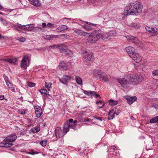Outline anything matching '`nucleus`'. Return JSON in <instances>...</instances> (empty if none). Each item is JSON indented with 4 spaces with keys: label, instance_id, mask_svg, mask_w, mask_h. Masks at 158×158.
Listing matches in <instances>:
<instances>
[{
    "label": "nucleus",
    "instance_id": "1",
    "mask_svg": "<svg viewBox=\"0 0 158 158\" xmlns=\"http://www.w3.org/2000/svg\"><path fill=\"white\" fill-rule=\"evenodd\" d=\"M143 9V5L141 2L133 1L125 8L124 14L125 15H137L142 13Z\"/></svg>",
    "mask_w": 158,
    "mask_h": 158
},
{
    "label": "nucleus",
    "instance_id": "54",
    "mask_svg": "<svg viewBox=\"0 0 158 158\" xmlns=\"http://www.w3.org/2000/svg\"><path fill=\"white\" fill-rule=\"evenodd\" d=\"M99 106H98L99 108H102L104 106V104L103 102H102V104H99Z\"/></svg>",
    "mask_w": 158,
    "mask_h": 158
},
{
    "label": "nucleus",
    "instance_id": "21",
    "mask_svg": "<svg viewBox=\"0 0 158 158\" xmlns=\"http://www.w3.org/2000/svg\"><path fill=\"white\" fill-rule=\"evenodd\" d=\"M135 77L136 85L138 83L141 82L143 80V77L139 75H135Z\"/></svg>",
    "mask_w": 158,
    "mask_h": 158
},
{
    "label": "nucleus",
    "instance_id": "7",
    "mask_svg": "<svg viewBox=\"0 0 158 158\" xmlns=\"http://www.w3.org/2000/svg\"><path fill=\"white\" fill-rule=\"evenodd\" d=\"M55 132L56 137L57 136H59L60 138L61 137L66 134L64 131L61 129V128L59 127H57L56 128Z\"/></svg>",
    "mask_w": 158,
    "mask_h": 158
},
{
    "label": "nucleus",
    "instance_id": "61",
    "mask_svg": "<svg viewBox=\"0 0 158 158\" xmlns=\"http://www.w3.org/2000/svg\"><path fill=\"white\" fill-rule=\"evenodd\" d=\"M42 26L43 27H47V25L45 23H42Z\"/></svg>",
    "mask_w": 158,
    "mask_h": 158
},
{
    "label": "nucleus",
    "instance_id": "45",
    "mask_svg": "<svg viewBox=\"0 0 158 158\" xmlns=\"http://www.w3.org/2000/svg\"><path fill=\"white\" fill-rule=\"evenodd\" d=\"M3 76L5 81L6 82V83H7V82H8L10 81L8 77L6 75H5V74H3Z\"/></svg>",
    "mask_w": 158,
    "mask_h": 158
},
{
    "label": "nucleus",
    "instance_id": "4",
    "mask_svg": "<svg viewBox=\"0 0 158 158\" xmlns=\"http://www.w3.org/2000/svg\"><path fill=\"white\" fill-rule=\"evenodd\" d=\"M71 77L70 76L64 75L61 78H59V80L61 83L65 85L69 89H71L73 88V86H69L68 84L69 81L71 79Z\"/></svg>",
    "mask_w": 158,
    "mask_h": 158
},
{
    "label": "nucleus",
    "instance_id": "50",
    "mask_svg": "<svg viewBox=\"0 0 158 158\" xmlns=\"http://www.w3.org/2000/svg\"><path fill=\"white\" fill-rule=\"evenodd\" d=\"M19 113L22 114H25V111L24 110H19Z\"/></svg>",
    "mask_w": 158,
    "mask_h": 158
},
{
    "label": "nucleus",
    "instance_id": "15",
    "mask_svg": "<svg viewBox=\"0 0 158 158\" xmlns=\"http://www.w3.org/2000/svg\"><path fill=\"white\" fill-rule=\"evenodd\" d=\"M146 30L148 31L151 32L153 35H155L158 34V30L157 29L155 30L154 28L149 26H147L145 27Z\"/></svg>",
    "mask_w": 158,
    "mask_h": 158
},
{
    "label": "nucleus",
    "instance_id": "44",
    "mask_svg": "<svg viewBox=\"0 0 158 158\" xmlns=\"http://www.w3.org/2000/svg\"><path fill=\"white\" fill-rule=\"evenodd\" d=\"M47 141L46 140L41 141L40 142V144L43 146L44 147L47 144Z\"/></svg>",
    "mask_w": 158,
    "mask_h": 158
},
{
    "label": "nucleus",
    "instance_id": "6",
    "mask_svg": "<svg viewBox=\"0 0 158 158\" xmlns=\"http://www.w3.org/2000/svg\"><path fill=\"white\" fill-rule=\"evenodd\" d=\"M29 60L28 55H24L21 61V67L24 68V69H26L27 66L29 64Z\"/></svg>",
    "mask_w": 158,
    "mask_h": 158
},
{
    "label": "nucleus",
    "instance_id": "13",
    "mask_svg": "<svg viewBox=\"0 0 158 158\" xmlns=\"http://www.w3.org/2000/svg\"><path fill=\"white\" fill-rule=\"evenodd\" d=\"M17 138L16 135H11L6 137L4 140L5 141L9 142H13L15 141Z\"/></svg>",
    "mask_w": 158,
    "mask_h": 158
},
{
    "label": "nucleus",
    "instance_id": "51",
    "mask_svg": "<svg viewBox=\"0 0 158 158\" xmlns=\"http://www.w3.org/2000/svg\"><path fill=\"white\" fill-rule=\"evenodd\" d=\"M58 45H54L51 46H50L49 47V48L54 49L55 48H58Z\"/></svg>",
    "mask_w": 158,
    "mask_h": 158
},
{
    "label": "nucleus",
    "instance_id": "30",
    "mask_svg": "<svg viewBox=\"0 0 158 158\" xmlns=\"http://www.w3.org/2000/svg\"><path fill=\"white\" fill-rule=\"evenodd\" d=\"M4 60L8 62L11 64H14L16 62V59L10 58L5 59Z\"/></svg>",
    "mask_w": 158,
    "mask_h": 158
},
{
    "label": "nucleus",
    "instance_id": "40",
    "mask_svg": "<svg viewBox=\"0 0 158 158\" xmlns=\"http://www.w3.org/2000/svg\"><path fill=\"white\" fill-rule=\"evenodd\" d=\"M65 54L66 55L70 56L72 54V52L70 50L66 49L65 50Z\"/></svg>",
    "mask_w": 158,
    "mask_h": 158
},
{
    "label": "nucleus",
    "instance_id": "57",
    "mask_svg": "<svg viewBox=\"0 0 158 158\" xmlns=\"http://www.w3.org/2000/svg\"><path fill=\"white\" fill-rule=\"evenodd\" d=\"M4 142H2L0 143V147H4Z\"/></svg>",
    "mask_w": 158,
    "mask_h": 158
},
{
    "label": "nucleus",
    "instance_id": "38",
    "mask_svg": "<svg viewBox=\"0 0 158 158\" xmlns=\"http://www.w3.org/2000/svg\"><path fill=\"white\" fill-rule=\"evenodd\" d=\"M127 37V38L128 39H129L131 40H134V42H135V43H137L139 41V40L137 38H135L133 36H131V37H129V36H128Z\"/></svg>",
    "mask_w": 158,
    "mask_h": 158
},
{
    "label": "nucleus",
    "instance_id": "36",
    "mask_svg": "<svg viewBox=\"0 0 158 158\" xmlns=\"http://www.w3.org/2000/svg\"><path fill=\"white\" fill-rule=\"evenodd\" d=\"M109 104L112 106H114L117 105L118 102L116 101H114L113 99H111L109 100Z\"/></svg>",
    "mask_w": 158,
    "mask_h": 158
},
{
    "label": "nucleus",
    "instance_id": "62",
    "mask_svg": "<svg viewBox=\"0 0 158 158\" xmlns=\"http://www.w3.org/2000/svg\"><path fill=\"white\" fill-rule=\"evenodd\" d=\"M96 103L97 104H102V101H101V100H100L99 101H97L96 102Z\"/></svg>",
    "mask_w": 158,
    "mask_h": 158
},
{
    "label": "nucleus",
    "instance_id": "37",
    "mask_svg": "<svg viewBox=\"0 0 158 158\" xmlns=\"http://www.w3.org/2000/svg\"><path fill=\"white\" fill-rule=\"evenodd\" d=\"M40 130V128L38 127H34L32 129V131L33 133H37Z\"/></svg>",
    "mask_w": 158,
    "mask_h": 158
},
{
    "label": "nucleus",
    "instance_id": "16",
    "mask_svg": "<svg viewBox=\"0 0 158 158\" xmlns=\"http://www.w3.org/2000/svg\"><path fill=\"white\" fill-rule=\"evenodd\" d=\"M126 50L130 57L131 56V55L135 53V48L131 46H129L126 47Z\"/></svg>",
    "mask_w": 158,
    "mask_h": 158
},
{
    "label": "nucleus",
    "instance_id": "19",
    "mask_svg": "<svg viewBox=\"0 0 158 158\" xmlns=\"http://www.w3.org/2000/svg\"><path fill=\"white\" fill-rule=\"evenodd\" d=\"M102 32L101 36L100 37V39H101L103 40H106L109 37V34L107 33H104L103 31L101 30Z\"/></svg>",
    "mask_w": 158,
    "mask_h": 158
},
{
    "label": "nucleus",
    "instance_id": "18",
    "mask_svg": "<svg viewBox=\"0 0 158 158\" xmlns=\"http://www.w3.org/2000/svg\"><path fill=\"white\" fill-rule=\"evenodd\" d=\"M30 3L36 7L40 6L41 5V3L39 0H28Z\"/></svg>",
    "mask_w": 158,
    "mask_h": 158
},
{
    "label": "nucleus",
    "instance_id": "41",
    "mask_svg": "<svg viewBox=\"0 0 158 158\" xmlns=\"http://www.w3.org/2000/svg\"><path fill=\"white\" fill-rule=\"evenodd\" d=\"M4 147H10L13 145V144L8 142H4Z\"/></svg>",
    "mask_w": 158,
    "mask_h": 158
},
{
    "label": "nucleus",
    "instance_id": "52",
    "mask_svg": "<svg viewBox=\"0 0 158 158\" xmlns=\"http://www.w3.org/2000/svg\"><path fill=\"white\" fill-rule=\"evenodd\" d=\"M111 147H112V148H110L109 150L108 151H109V152H111L112 150L114 151L115 149V148H116L115 146H112Z\"/></svg>",
    "mask_w": 158,
    "mask_h": 158
},
{
    "label": "nucleus",
    "instance_id": "24",
    "mask_svg": "<svg viewBox=\"0 0 158 158\" xmlns=\"http://www.w3.org/2000/svg\"><path fill=\"white\" fill-rule=\"evenodd\" d=\"M59 67L60 69H63L64 70H67V67L65 63L64 62H60L59 65Z\"/></svg>",
    "mask_w": 158,
    "mask_h": 158
},
{
    "label": "nucleus",
    "instance_id": "12",
    "mask_svg": "<svg viewBox=\"0 0 158 158\" xmlns=\"http://www.w3.org/2000/svg\"><path fill=\"white\" fill-rule=\"evenodd\" d=\"M130 57L137 63L139 62L141 60V56L138 53L135 52L133 55H131Z\"/></svg>",
    "mask_w": 158,
    "mask_h": 158
},
{
    "label": "nucleus",
    "instance_id": "58",
    "mask_svg": "<svg viewBox=\"0 0 158 158\" xmlns=\"http://www.w3.org/2000/svg\"><path fill=\"white\" fill-rule=\"evenodd\" d=\"M94 118H95V119H97L98 120L100 121H102V118L100 117H95Z\"/></svg>",
    "mask_w": 158,
    "mask_h": 158
},
{
    "label": "nucleus",
    "instance_id": "39",
    "mask_svg": "<svg viewBox=\"0 0 158 158\" xmlns=\"http://www.w3.org/2000/svg\"><path fill=\"white\" fill-rule=\"evenodd\" d=\"M108 34H109V37H113L116 34L115 32L114 31H110Z\"/></svg>",
    "mask_w": 158,
    "mask_h": 158
},
{
    "label": "nucleus",
    "instance_id": "46",
    "mask_svg": "<svg viewBox=\"0 0 158 158\" xmlns=\"http://www.w3.org/2000/svg\"><path fill=\"white\" fill-rule=\"evenodd\" d=\"M28 85L30 87H34L35 85V84L34 83L32 82H28Z\"/></svg>",
    "mask_w": 158,
    "mask_h": 158
},
{
    "label": "nucleus",
    "instance_id": "49",
    "mask_svg": "<svg viewBox=\"0 0 158 158\" xmlns=\"http://www.w3.org/2000/svg\"><path fill=\"white\" fill-rule=\"evenodd\" d=\"M18 40L21 42H24L25 40V38L24 37H19L18 39Z\"/></svg>",
    "mask_w": 158,
    "mask_h": 158
},
{
    "label": "nucleus",
    "instance_id": "63",
    "mask_svg": "<svg viewBox=\"0 0 158 158\" xmlns=\"http://www.w3.org/2000/svg\"><path fill=\"white\" fill-rule=\"evenodd\" d=\"M153 107L156 109L158 108V106L156 105H153Z\"/></svg>",
    "mask_w": 158,
    "mask_h": 158
},
{
    "label": "nucleus",
    "instance_id": "26",
    "mask_svg": "<svg viewBox=\"0 0 158 158\" xmlns=\"http://www.w3.org/2000/svg\"><path fill=\"white\" fill-rule=\"evenodd\" d=\"M102 80L105 82H107L109 81V78L107 75L104 73L103 74L101 79Z\"/></svg>",
    "mask_w": 158,
    "mask_h": 158
},
{
    "label": "nucleus",
    "instance_id": "2",
    "mask_svg": "<svg viewBox=\"0 0 158 158\" xmlns=\"http://www.w3.org/2000/svg\"><path fill=\"white\" fill-rule=\"evenodd\" d=\"M117 81L123 87H127L129 84L136 85L135 75L132 74H128L123 78L118 79Z\"/></svg>",
    "mask_w": 158,
    "mask_h": 158
},
{
    "label": "nucleus",
    "instance_id": "31",
    "mask_svg": "<svg viewBox=\"0 0 158 158\" xmlns=\"http://www.w3.org/2000/svg\"><path fill=\"white\" fill-rule=\"evenodd\" d=\"M76 81L78 85H82V80L81 78L78 76H77L75 77Z\"/></svg>",
    "mask_w": 158,
    "mask_h": 158
},
{
    "label": "nucleus",
    "instance_id": "20",
    "mask_svg": "<svg viewBox=\"0 0 158 158\" xmlns=\"http://www.w3.org/2000/svg\"><path fill=\"white\" fill-rule=\"evenodd\" d=\"M69 123H68V121H66L65 123L64 128L63 129L66 134L69 131V128H70L69 127L70 124Z\"/></svg>",
    "mask_w": 158,
    "mask_h": 158
},
{
    "label": "nucleus",
    "instance_id": "43",
    "mask_svg": "<svg viewBox=\"0 0 158 158\" xmlns=\"http://www.w3.org/2000/svg\"><path fill=\"white\" fill-rule=\"evenodd\" d=\"M152 75L153 76H158V69L155 70L152 72Z\"/></svg>",
    "mask_w": 158,
    "mask_h": 158
},
{
    "label": "nucleus",
    "instance_id": "55",
    "mask_svg": "<svg viewBox=\"0 0 158 158\" xmlns=\"http://www.w3.org/2000/svg\"><path fill=\"white\" fill-rule=\"evenodd\" d=\"M92 96H94L95 98L99 97V94H96V92H95V93L94 94H92Z\"/></svg>",
    "mask_w": 158,
    "mask_h": 158
},
{
    "label": "nucleus",
    "instance_id": "33",
    "mask_svg": "<svg viewBox=\"0 0 158 158\" xmlns=\"http://www.w3.org/2000/svg\"><path fill=\"white\" fill-rule=\"evenodd\" d=\"M130 26L132 28L135 29L138 28L140 27V25L139 23H131Z\"/></svg>",
    "mask_w": 158,
    "mask_h": 158
},
{
    "label": "nucleus",
    "instance_id": "28",
    "mask_svg": "<svg viewBox=\"0 0 158 158\" xmlns=\"http://www.w3.org/2000/svg\"><path fill=\"white\" fill-rule=\"evenodd\" d=\"M58 35H48L45 36L44 38L46 40H50L52 38H57Z\"/></svg>",
    "mask_w": 158,
    "mask_h": 158
},
{
    "label": "nucleus",
    "instance_id": "56",
    "mask_svg": "<svg viewBox=\"0 0 158 158\" xmlns=\"http://www.w3.org/2000/svg\"><path fill=\"white\" fill-rule=\"evenodd\" d=\"M89 23V24L91 25L93 27H96L98 25L97 24L92 23Z\"/></svg>",
    "mask_w": 158,
    "mask_h": 158
},
{
    "label": "nucleus",
    "instance_id": "17",
    "mask_svg": "<svg viewBox=\"0 0 158 158\" xmlns=\"http://www.w3.org/2000/svg\"><path fill=\"white\" fill-rule=\"evenodd\" d=\"M85 23H86V24L83 25V27L85 30L87 31H90L94 29V28L91 25L89 24L90 23H89L90 22H85Z\"/></svg>",
    "mask_w": 158,
    "mask_h": 158
},
{
    "label": "nucleus",
    "instance_id": "25",
    "mask_svg": "<svg viewBox=\"0 0 158 158\" xmlns=\"http://www.w3.org/2000/svg\"><path fill=\"white\" fill-rule=\"evenodd\" d=\"M40 93L44 96H46L47 95L49 96L48 92H47L46 89H41L39 90Z\"/></svg>",
    "mask_w": 158,
    "mask_h": 158
},
{
    "label": "nucleus",
    "instance_id": "3",
    "mask_svg": "<svg viewBox=\"0 0 158 158\" xmlns=\"http://www.w3.org/2000/svg\"><path fill=\"white\" fill-rule=\"evenodd\" d=\"M102 32L101 30L96 31L90 33L89 35L87 40L89 43H95L96 41L100 39Z\"/></svg>",
    "mask_w": 158,
    "mask_h": 158
},
{
    "label": "nucleus",
    "instance_id": "32",
    "mask_svg": "<svg viewBox=\"0 0 158 158\" xmlns=\"http://www.w3.org/2000/svg\"><path fill=\"white\" fill-rule=\"evenodd\" d=\"M45 86L48 91H50V89L52 88V83L50 82H45Z\"/></svg>",
    "mask_w": 158,
    "mask_h": 158
},
{
    "label": "nucleus",
    "instance_id": "48",
    "mask_svg": "<svg viewBox=\"0 0 158 158\" xmlns=\"http://www.w3.org/2000/svg\"><path fill=\"white\" fill-rule=\"evenodd\" d=\"M111 20V19L110 17H107V15H106L104 18V20L105 21L107 22Z\"/></svg>",
    "mask_w": 158,
    "mask_h": 158
},
{
    "label": "nucleus",
    "instance_id": "42",
    "mask_svg": "<svg viewBox=\"0 0 158 158\" xmlns=\"http://www.w3.org/2000/svg\"><path fill=\"white\" fill-rule=\"evenodd\" d=\"M0 21L2 23L3 25H5L8 23V22L2 18H0Z\"/></svg>",
    "mask_w": 158,
    "mask_h": 158
},
{
    "label": "nucleus",
    "instance_id": "5",
    "mask_svg": "<svg viewBox=\"0 0 158 158\" xmlns=\"http://www.w3.org/2000/svg\"><path fill=\"white\" fill-rule=\"evenodd\" d=\"M84 55V58L86 61H93L94 58L93 55V53L90 52L88 50H85L83 52Z\"/></svg>",
    "mask_w": 158,
    "mask_h": 158
},
{
    "label": "nucleus",
    "instance_id": "60",
    "mask_svg": "<svg viewBox=\"0 0 158 158\" xmlns=\"http://www.w3.org/2000/svg\"><path fill=\"white\" fill-rule=\"evenodd\" d=\"M4 99V97L3 95H0V100H3Z\"/></svg>",
    "mask_w": 158,
    "mask_h": 158
},
{
    "label": "nucleus",
    "instance_id": "47",
    "mask_svg": "<svg viewBox=\"0 0 158 158\" xmlns=\"http://www.w3.org/2000/svg\"><path fill=\"white\" fill-rule=\"evenodd\" d=\"M77 125H75L74 124H73V123L70 124L69 127L70 128H72L73 129H74L76 128V126Z\"/></svg>",
    "mask_w": 158,
    "mask_h": 158
},
{
    "label": "nucleus",
    "instance_id": "9",
    "mask_svg": "<svg viewBox=\"0 0 158 158\" xmlns=\"http://www.w3.org/2000/svg\"><path fill=\"white\" fill-rule=\"evenodd\" d=\"M104 73L100 70L94 69L93 71V75L96 78L101 79Z\"/></svg>",
    "mask_w": 158,
    "mask_h": 158
},
{
    "label": "nucleus",
    "instance_id": "59",
    "mask_svg": "<svg viewBox=\"0 0 158 158\" xmlns=\"http://www.w3.org/2000/svg\"><path fill=\"white\" fill-rule=\"evenodd\" d=\"M73 119L72 118H70L69 120V121H68V123H69V124H70L71 123H72L73 122Z\"/></svg>",
    "mask_w": 158,
    "mask_h": 158
},
{
    "label": "nucleus",
    "instance_id": "35",
    "mask_svg": "<svg viewBox=\"0 0 158 158\" xmlns=\"http://www.w3.org/2000/svg\"><path fill=\"white\" fill-rule=\"evenodd\" d=\"M84 93L87 95H91V96H92V94H94L95 93V92L92 91H84Z\"/></svg>",
    "mask_w": 158,
    "mask_h": 158
},
{
    "label": "nucleus",
    "instance_id": "64",
    "mask_svg": "<svg viewBox=\"0 0 158 158\" xmlns=\"http://www.w3.org/2000/svg\"><path fill=\"white\" fill-rule=\"evenodd\" d=\"M77 122V121L76 120H75L74 121H73V124H74L75 125H77L76 124V123Z\"/></svg>",
    "mask_w": 158,
    "mask_h": 158
},
{
    "label": "nucleus",
    "instance_id": "23",
    "mask_svg": "<svg viewBox=\"0 0 158 158\" xmlns=\"http://www.w3.org/2000/svg\"><path fill=\"white\" fill-rule=\"evenodd\" d=\"M58 48L59 49L61 52H62L67 49V47L64 44H60L58 45Z\"/></svg>",
    "mask_w": 158,
    "mask_h": 158
},
{
    "label": "nucleus",
    "instance_id": "29",
    "mask_svg": "<svg viewBox=\"0 0 158 158\" xmlns=\"http://www.w3.org/2000/svg\"><path fill=\"white\" fill-rule=\"evenodd\" d=\"M6 85L8 86V88L10 89L13 92L15 90V88L13 86L12 84L11 83L10 81L8 82H7Z\"/></svg>",
    "mask_w": 158,
    "mask_h": 158
},
{
    "label": "nucleus",
    "instance_id": "8",
    "mask_svg": "<svg viewBox=\"0 0 158 158\" xmlns=\"http://www.w3.org/2000/svg\"><path fill=\"white\" fill-rule=\"evenodd\" d=\"M117 109L115 108V111H114L113 109H112L110 111L108 115V120H111L114 118V114L115 113L116 115H117L119 113L121 112V111L119 110L118 111V112H116Z\"/></svg>",
    "mask_w": 158,
    "mask_h": 158
},
{
    "label": "nucleus",
    "instance_id": "11",
    "mask_svg": "<svg viewBox=\"0 0 158 158\" xmlns=\"http://www.w3.org/2000/svg\"><path fill=\"white\" fill-rule=\"evenodd\" d=\"M34 108L36 117L38 118H40L43 112L41 108L38 106H34Z\"/></svg>",
    "mask_w": 158,
    "mask_h": 158
},
{
    "label": "nucleus",
    "instance_id": "22",
    "mask_svg": "<svg viewBox=\"0 0 158 158\" xmlns=\"http://www.w3.org/2000/svg\"><path fill=\"white\" fill-rule=\"evenodd\" d=\"M137 98L136 97H132L128 98L127 99L128 103L129 104H132L134 101L137 100Z\"/></svg>",
    "mask_w": 158,
    "mask_h": 158
},
{
    "label": "nucleus",
    "instance_id": "27",
    "mask_svg": "<svg viewBox=\"0 0 158 158\" xmlns=\"http://www.w3.org/2000/svg\"><path fill=\"white\" fill-rule=\"evenodd\" d=\"M68 28L65 25L61 26L58 28L56 30L58 31L61 32L64 30L67 29Z\"/></svg>",
    "mask_w": 158,
    "mask_h": 158
},
{
    "label": "nucleus",
    "instance_id": "10",
    "mask_svg": "<svg viewBox=\"0 0 158 158\" xmlns=\"http://www.w3.org/2000/svg\"><path fill=\"white\" fill-rule=\"evenodd\" d=\"M14 27L17 30H19L18 29L19 28L27 31H29L30 30L29 25H22L20 24H17Z\"/></svg>",
    "mask_w": 158,
    "mask_h": 158
},
{
    "label": "nucleus",
    "instance_id": "14",
    "mask_svg": "<svg viewBox=\"0 0 158 158\" xmlns=\"http://www.w3.org/2000/svg\"><path fill=\"white\" fill-rule=\"evenodd\" d=\"M74 31L77 35L85 36L89 33L79 29H73Z\"/></svg>",
    "mask_w": 158,
    "mask_h": 158
},
{
    "label": "nucleus",
    "instance_id": "34",
    "mask_svg": "<svg viewBox=\"0 0 158 158\" xmlns=\"http://www.w3.org/2000/svg\"><path fill=\"white\" fill-rule=\"evenodd\" d=\"M150 122V123H158V116L155 117L151 119Z\"/></svg>",
    "mask_w": 158,
    "mask_h": 158
},
{
    "label": "nucleus",
    "instance_id": "53",
    "mask_svg": "<svg viewBox=\"0 0 158 158\" xmlns=\"http://www.w3.org/2000/svg\"><path fill=\"white\" fill-rule=\"evenodd\" d=\"M47 27H54V25L51 23H49L47 24Z\"/></svg>",
    "mask_w": 158,
    "mask_h": 158
}]
</instances>
